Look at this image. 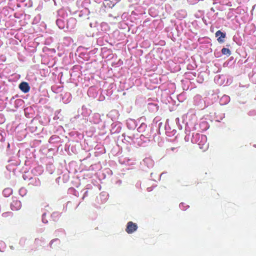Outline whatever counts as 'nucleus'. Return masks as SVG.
<instances>
[{"label": "nucleus", "instance_id": "obj_25", "mask_svg": "<svg viewBox=\"0 0 256 256\" xmlns=\"http://www.w3.org/2000/svg\"><path fill=\"white\" fill-rule=\"evenodd\" d=\"M152 190V188H151V187H150V188H147V190L148 192H151Z\"/></svg>", "mask_w": 256, "mask_h": 256}, {"label": "nucleus", "instance_id": "obj_10", "mask_svg": "<svg viewBox=\"0 0 256 256\" xmlns=\"http://www.w3.org/2000/svg\"><path fill=\"white\" fill-rule=\"evenodd\" d=\"M230 101V97L227 95H224L220 100V103L221 105L228 104Z\"/></svg>", "mask_w": 256, "mask_h": 256}, {"label": "nucleus", "instance_id": "obj_4", "mask_svg": "<svg viewBox=\"0 0 256 256\" xmlns=\"http://www.w3.org/2000/svg\"><path fill=\"white\" fill-rule=\"evenodd\" d=\"M138 228L137 224L132 222H129L127 224L126 228V231L128 234H132L134 232L136 231Z\"/></svg>", "mask_w": 256, "mask_h": 256}, {"label": "nucleus", "instance_id": "obj_32", "mask_svg": "<svg viewBox=\"0 0 256 256\" xmlns=\"http://www.w3.org/2000/svg\"><path fill=\"white\" fill-rule=\"evenodd\" d=\"M182 126H180V129H182Z\"/></svg>", "mask_w": 256, "mask_h": 256}, {"label": "nucleus", "instance_id": "obj_7", "mask_svg": "<svg viewBox=\"0 0 256 256\" xmlns=\"http://www.w3.org/2000/svg\"><path fill=\"white\" fill-rule=\"evenodd\" d=\"M30 182L28 183V184H31L34 186H40V180L36 178H30L29 179Z\"/></svg>", "mask_w": 256, "mask_h": 256}, {"label": "nucleus", "instance_id": "obj_24", "mask_svg": "<svg viewBox=\"0 0 256 256\" xmlns=\"http://www.w3.org/2000/svg\"><path fill=\"white\" fill-rule=\"evenodd\" d=\"M152 107H154V110H158V107L156 105L153 104H150V108H152Z\"/></svg>", "mask_w": 256, "mask_h": 256}, {"label": "nucleus", "instance_id": "obj_8", "mask_svg": "<svg viewBox=\"0 0 256 256\" xmlns=\"http://www.w3.org/2000/svg\"><path fill=\"white\" fill-rule=\"evenodd\" d=\"M143 164L146 166L148 168H152L154 166V161L150 158H145L142 162Z\"/></svg>", "mask_w": 256, "mask_h": 256}, {"label": "nucleus", "instance_id": "obj_16", "mask_svg": "<svg viewBox=\"0 0 256 256\" xmlns=\"http://www.w3.org/2000/svg\"><path fill=\"white\" fill-rule=\"evenodd\" d=\"M19 194L22 196H24L27 193V190L24 188H21L19 190Z\"/></svg>", "mask_w": 256, "mask_h": 256}, {"label": "nucleus", "instance_id": "obj_5", "mask_svg": "<svg viewBox=\"0 0 256 256\" xmlns=\"http://www.w3.org/2000/svg\"><path fill=\"white\" fill-rule=\"evenodd\" d=\"M76 20L74 18H69L66 22V28L68 30H72L74 28L76 24Z\"/></svg>", "mask_w": 256, "mask_h": 256}, {"label": "nucleus", "instance_id": "obj_26", "mask_svg": "<svg viewBox=\"0 0 256 256\" xmlns=\"http://www.w3.org/2000/svg\"><path fill=\"white\" fill-rule=\"evenodd\" d=\"M176 123H177V124H178V122H180V119H179V118H176Z\"/></svg>", "mask_w": 256, "mask_h": 256}, {"label": "nucleus", "instance_id": "obj_2", "mask_svg": "<svg viewBox=\"0 0 256 256\" xmlns=\"http://www.w3.org/2000/svg\"><path fill=\"white\" fill-rule=\"evenodd\" d=\"M122 136L124 137V140L130 143L131 144H137L138 145L140 146L141 143L139 142V139L138 138H136L134 135L132 136H126L124 134H122Z\"/></svg>", "mask_w": 256, "mask_h": 256}, {"label": "nucleus", "instance_id": "obj_19", "mask_svg": "<svg viewBox=\"0 0 256 256\" xmlns=\"http://www.w3.org/2000/svg\"><path fill=\"white\" fill-rule=\"evenodd\" d=\"M6 248L5 243L2 241H0V252H4Z\"/></svg>", "mask_w": 256, "mask_h": 256}, {"label": "nucleus", "instance_id": "obj_21", "mask_svg": "<svg viewBox=\"0 0 256 256\" xmlns=\"http://www.w3.org/2000/svg\"><path fill=\"white\" fill-rule=\"evenodd\" d=\"M52 217L53 218L54 220H56L59 217V214L56 212H54L52 214Z\"/></svg>", "mask_w": 256, "mask_h": 256}, {"label": "nucleus", "instance_id": "obj_18", "mask_svg": "<svg viewBox=\"0 0 256 256\" xmlns=\"http://www.w3.org/2000/svg\"><path fill=\"white\" fill-rule=\"evenodd\" d=\"M222 52L223 54H225V55H227V56H230L231 54L230 49L227 48H223L222 50Z\"/></svg>", "mask_w": 256, "mask_h": 256}, {"label": "nucleus", "instance_id": "obj_31", "mask_svg": "<svg viewBox=\"0 0 256 256\" xmlns=\"http://www.w3.org/2000/svg\"><path fill=\"white\" fill-rule=\"evenodd\" d=\"M202 124H206V123H205V122H202Z\"/></svg>", "mask_w": 256, "mask_h": 256}, {"label": "nucleus", "instance_id": "obj_14", "mask_svg": "<svg viewBox=\"0 0 256 256\" xmlns=\"http://www.w3.org/2000/svg\"><path fill=\"white\" fill-rule=\"evenodd\" d=\"M56 23L58 28L60 29H63L65 26V23L64 20L62 19H58L56 21Z\"/></svg>", "mask_w": 256, "mask_h": 256}, {"label": "nucleus", "instance_id": "obj_29", "mask_svg": "<svg viewBox=\"0 0 256 256\" xmlns=\"http://www.w3.org/2000/svg\"><path fill=\"white\" fill-rule=\"evenodd\" d=\"M175 149H176V148H171V150H172V151H174Z\"/></svg>", "mask_w": 256, "mask_h": 256}, {"label": "nucleus", "instance_id": "obj_28", "mask_svg": "<svg viewBox=\"0 0 256 256\" xmlns=\"http://www.w3.org/2000/svg\"><path fill=\"white\" fill-rule=\"evenodd\" d=\"M142 140H140V139H139V142H140V143H141V144L142 145Z\"/></svg>", "mask_w": 256, "mask_h": 256}, {"label": "nucleus", "instance_id": "obj_20", "mask_svg": "<svg viewBox=\"0 0 256 256\" xmlns=\"http://www.w3.org/2000/svg\"><path fill=\"white\" fill-rule=\"evenodd\" d=\"M54 242H56L58 244H59L60 242V240L58 238H55V239H54L52 240L50 243V246L51 248H52V244H53V243Z\"/></svg>", "mask_w": 256, "mask_h": 256}, {"label": "nucleus", "instance_id": "obj_9", "mask_svg": "<svg viewBox=\"0 0 256 256\" xmlns=\"http://www.w3.org/2000/svg\"><path fill=\"white\" fill-rule=\"evenodd\" d=\"M216 37H218V40L220 42H224V40L222 38L226 37V34L222 32L220 30H218L216 33Z\"/></svg>", "mask_w": 256, "mask_h": 256}, {"label": "nucleus", "instance_id": "obj_13", "mask_svg": "<svg viewBox=\"0 0 256 256\" xmlns=\"http://www.w3.org/2000/svg\"><path fill=\"white\" fill-rule=\"evenodd\" d=\"M12 193V190L11 188H6L3 190L2 194L4 196L8 197Z\"/></svg>", "mask_w": 256, "mask_h": 256}, {"label": "nucleus", "instance_id": "obj_1", "mask_svg": "<svg viewBox=\"0 0 256 256\" xmlns=\"http://www.w3.org/2000/svg\"><path fill=\"white\" fill-rule=\"evenodd\" d=\"M192 142H197L199 148L203 150H206L208 148V144L207 143V137L204 134H196L195 136H193L192 140Z\"/></svg>", "mask_w": 256, "mask_h": 256}, {"label": "nucleus", "instance_id": "obj_22", "mask_svg": "<svg viewBox=\"0 0 256 256\" xmlns=\"http://www.w3.org/2000/svg\"><path fill=\"white\" fill-rule=\"evenodd\" d=\"M189 206H188V205H185V204L184 203H180V208L182 210H186Z\"/></svg>", "mask_w": 256, "mask_h": 256}, {"label": "nucleus", "instance_id": "obj_11", "mask_svg": "<svg viewBox=\"0 0 256 256\" xmlns=\"http://www.w3.org/2000/svg\"><path fill=\"white\" fill-rule=\"evenodd\" d=\"M127 126L130 129H134L136 126V122L132 119L127 121Z\"/></svg>", "mask_w": 256, "mask_h": 256}, {"label": "nucleus", "instance_id": "obj_6", "mask_svg": "<svg viewBox=\"0 0 256 256\" xmlns=\"http://www.w3.org/2000/svg\"><path fill=\"white\" fill-rule=\"evenodd\" d=\"M19 88L22 92L25 93L29 92L30 89V86H28V84L26 82H22L20 83L19 85Z\"/></svg>", "mask_w": 256, "mask_h": 256}, {"label": "nucleus", "instance_id": "obj_23", "mask_svg": "<svg viewBox=\"0 0 256 256\" xmlns=\"http://www.w3.org/2000/svg\"><path fill=\"white\" fill-rule=\"evenodd\" d=\"M46 213L43 214L42 215V222L44 224H46L48 222V220L46 218Z\"/></svg>", "mask_w": 256, "mask_h": 256}, {"label": "nucleus", "instance_id": "obj_27", "mask_svg": "<svg viewBox=\"0 0 256 256\" xmlns=\"http://www.w3.org/2000/svg\"><path fill=\"white\" fill-rule=\"evenodd\" d=\"M23 178H24V180H26V176L25 175H24V176H23Z\"/></svg>", "mask_w": 256, "mask_h": 256}, {"label": "nucleus", "instance_id": "obj_12", "mask_svg": "<svg viewBox=\"0 0 256 256\" xmlns=\"http://www.w3.org/2000/svg\"><path fill=\"white\" fill-rule=\"evenodd\" d=\"M150 134H142L140 135V138H138L140 139V140H143L144 142H146L147 141H150Z\"/></svg>", "mask_w": 256, "mask_h": 256}, {"label": "nucleus", "instance_id": "obj_3", "mask_svg": "<svg viewBox=\"0 0 256 256\" xmlns=\"http://www.w3.org/2000/svg\"><path fill=\"white\" fill-rule=\"evenodd\" d=\"M22 207L20 201L17 200L16 198H12V201L10 204L11 209L13 210H19Z\"/></svg>", "mask_w": 256, "mask_h": 256}, {"label": "nucleus", "instance_id": "obj_17", "mask_svg": "<svg viewBox=\"0 0 256 256\" xmlns=\"http://www.w3.org/2000/svg\"><path fill=\"white\" fill-rule=\"evenodd\" d=\"M117 126V128L116 130H114V128H112V130H110L112 133L114 134V133H116V132H120V130H121L120 124H115V126Z\"/></svg>", "mask_w": 256, "mask_h": 256}, {"label": "nucleus", "instance_id": "obj_15", "mask_svg": "<svg viewBox=\"0 0 256 256\" xmlns=\"http://www.w3.org/2000/svg\"><path fill=\"white\" fill-rule=\"evenodd\" d=\"M146 124L144 123H142L140 126L138 128L139 132H144L146 128Z\"/></svg>", "mask_w": 256, "mask_h": 256}, {"label": "nucleus", "instance_id": "obj_30", "mask_svg": "<svg viewBox=\"0 0 256 256\" xmlns=\"http://www.w3.org/2000/svg\"><path fill=\"white\" fill-rule=\"evenodd\" d=\"M10 248H11L12 250H13V249H14V247H13V246H10Z\"/></svg>", "mask_w": 256, "mask_h": 256}]
</instances>
